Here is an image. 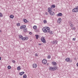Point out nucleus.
Returning <instances> with one entry per match:
<instances>
[{
	"instance_id": "obj_1",
	"label": "nucleus",
	"mask_w": 78,
	"mask_h": 78,
	"mask_svg": "<svg viewBox=\"0 0 78 78\" xmlns=\"http://www.w3.org/2000/svg\"><path fill=\"white\" fill-rule=\"evenodd\" d=\"M42 30L44 33H49L50 34H53V32L52 31H50V28L48 27H43L42 29Z\"/></svg>"
},
{
	"instance_id": "obj_2",
	"label": "nucleus",
	"mask_w": 78,
	"mask_h": 78,
	"mask_svg": "<svg viewBox=\"0 0 78 78\" xmlns=\"http://www.w3.org/2000/svg\"><path fill=\"white\" fill-rule=\"evenodd\" d=\"M50 70H51L52 71H55L56 69H57V67H56V66L55 67H50L48 68Z\"/></svg>"
},
{
	"instance_id": "obj_3",
	"label": "nucleus",
	"mask_w": 78,
	"mask_h": 78,
	"mask_svg": "<svg viewBox=\"0 0 78 78\" xmlns=\"http://www.w3.org/2000/svg\"><path fill=\"white\" fill-rule=\"evenodd\" d=\"M78 11L77 7H76V8H74L72 9V12H77Z\"/></svg>"
},
{
	"instance_id": "obj_4",
	"label": "nucleus",
	"mask_w": 78,
	"mask_h": 78,
	"mask_svg": "<svg viewBox=\"0 0 78 78\" xmlns=\"http://www.w3.org/2000/svg\"><path fill=\"white\" fill-rule=\"evenodd\" d=\"M41 42H43V43H46V41L45 40V38L43 37L41 38Z\"/></svg>"
},
{
	"instance_id": "obj_5",
	"label": "nucleus",
	"mask_w": 78,
	"mask_h": 78,
	"mask_svg": "<svg viewBox=\"0 0 78 78\" xmlns=\"http://www.w3.org/2000/svg\"><path fill=\"white\" fill-rule=\"evenodd\" d=\"M66 62H72V60L71 59L70 60V58H66Z\"/></svg>"
},
{
	"instance_id": "obj_6",
	"label": "nucleus",
	"mask_w": 78,
	"mask_h": 78,
	"mask_svg": "<svg viewBox=\"0 0 78 78\" xmlns=\"http://www.w3.org/2000/svg\"><path fill=\"white\" fill-rule=\"evenodd\" d=\"M51 42L53 44H58V41H57L56 40L51 41Z\"/></svg>"
},
{
	"instance_id": "obj_7",
	"label": "nucleus",
	"mask_w": 78,
	"mask_h": 78,
	"mask_svg": "<svg viewBox=\"0 0 78 78\" xmlns=\"http://www.w3.org/2000/svg\"><path fill=\"white\" fill-rule=\"evenodd\" d=\"M42 62L43 64H47V61L45 59H43Z\"/></svg>"
},
{
	"instance_id": "obj_8",
	"label": "nucleus",
	"mask_w": 78,
	"mask_h": 78,
	"mask_svg": "<svg viewBox=\"0 0 78 78\" xmlns=\"http://www.w3.org/2000/svg\"><path fill=\"white\" fill-rule=\"evenodd\" d=\"M26 28V25H23L21 26L20 29H25Z\"/></svg>"
},
{
	"instance_id": "obj_9",
	"label": "nucleus",
	"mask_w": 78,
	"mask_h": 78,
	"mask_svg": "<svg viewBox=\"0 0 78 78\" xmlns=\"http://www.w3.org/2000/svg\"><path fill=\"white\" fill-rule=\"evenodd\" d=\"M62 14L61 13H59L57 14V16L59 17V16H62Z\"/></svg>"
},
{
	"instance_id": "obj_10",
	"label": "nucleus",
	"mask_w": 78,
	"mask_h": 78,
	"mask_svg": "<svg viewBox=\"0 0 78 78\" xmlns=\"http://www.w3.org/2000/svg\"><path fill=\"white\" fill-rule=\"evenodd\" d=\"M69 25H70V27H73V25L72 23L71 22H69Z\"/></svg>"
},
{
	"instance_id": "obj_11",
	"label": "nucleus",
	"mask_w": 78,
	"mask_h": 78,
	"mask_svg": "<svg viewBox=\"0 0 78 78\" xmlns=\"http://www.w3.org/2000/svg\"><path fill=\"white\" fill-rule=\"evenodd\" d=\"M49 14L51 16H54L55 15V13L52 12L50 11V12H49Z\"/></svg>"
},
{
	"instance_id": "obj_12",
	"label": "nucleus",
	"mask_w": 78,
	"mask_h": 78,
	"mask_svg": "<svg viewBox=\"0 0 78 78\" xmlns=\"http://www.w3.org/2000/svg\"><path fill=\"white\" fill-rule=\"evenodd\" d=\"M37 64H33V68H36V67H37Z\"/></svg>"
},
{
	"instance_id": "obj_13",
	"label": "nucleus",
	"mask_w": 78,
	"mask_h": 78,
	"mask_svg": "<svg viewBox=\"0 0 78 78\" xmlns=\"http://www.w3.org/2000/svg\"><path fill=\"white\" fill-rule=\"evenodd\" d=\"M23 31L24 33H27L28 30H27V28H25L24 29H23Z\"/></svg>"
},
{
	"instance_id": "obj_14",
	"label": "nucleus",
	"mask_w": 78,
	"mask_h": 78,
	"mask_svg": "<svg viewBox=\"0 0 78 78\" xmlns=\"http://www.w3.org/2000/svg\"><path fill=\"white\" fill-rule=\"evenodd\" d=\"M24 73H25V72H20L19 73V74L20 75V76H22V75H23Z\"/></svg>"
},
{
	"instance_id": "obj_15",
	"label": "nucleus",
	"mask_w": 78,
	"mask_h": 78,
	"mask_svg": "<svg viewBox=\"0 0 78 78\" xmlns=\"http://www.w3.org/2000/svg\"><path fill=\"white\" fill-rule=\"evenodd\" d=\"M52 64L53 66H56V63L55 62H52Z\"/></svg>"
},
{
	"instance_id": "obj_16",
	"label": "nucleus",
	"mask_w": 78,
	"mask_h": 78,
	"mask_svg": "<svg viewBox=\"0 0 78 78\" xmlns=\"http://www.w3.org/2000/svg\"><path fill=\"white\" fill-rule=\"evenodd\" d=\"M52 7H53V8H55V7H56V6L55 5H52L51 6V8H52Z\"/></svg>"
},
{
	"instance_id": "obj_17",
	"label": "nucleus",
	"mask_w": 78,
	"mask_h": 78,
	"mask_svg": "<svg viewBox=\"0 0 78 78\" xmlns=\"http://www.w3.org/2000/svg\"><path fill=\"white\" fill-rule=\"evenodd\" d=\"M48 12H50V11H51V8H48Z\"/></svg>"
},
{
	"instance_id": "obj_18",
	"label": "nucleus",
	"mask_w": 78,
	"mask_h": 78,
	"mask_svg": "<svg viewBox=\"0 0 78 78\" xmlns=\"http://www.w3.org/2000/svg\"><path fill=\"white\" fill-rule=\"evenodd\" d=\"M33 28H34V30H36V29H37V26H34L33 27Z\"/></svg>"
},
{
	"instance_id": "obj_19",
	"label": "nucleus",
	"mask_w": 78,
	"mask_h": 78,
	"mask_svg": "<svg viewBox=\"0 0 78 78\" xmlns=\"http://www.w3.org/2000/svg\"><path fill=\"white\" fill-rule=\"evenodd\" d=\"M35 36L36 37V39H38L39 38V35H35Z\"/></svg>"
},
{
	"instance_id": "obj_20",
	"label": "nucleus",
	"mask_w": 78,
	"mask_h": 78,
	"mask_svg": "<svg viewBox=\"0 0 78 78\" xmlns=\"http://www.w3.org/2000/svg\"><path fill=\"white\" fill-rule=\"evenodd\" d=\"M23 37V36L21 35H20L19 36V39H22Z\"/></svg>"
},
{
	"instance_id": "obj_21",
	"label": "nucleus",
	"mask_w": 78,
	"mask_h": 78,
	"mask_svg": "<svg viewBox=\"0 0 78 78\" xmlns=\"http://www.w3.org/2000/svg\"><path fill=\"white\" fill-rule=\"evenodd\" d=\"M10 18H11V19H13L14 18V16L12 15H11L10 16Z\"/></svg>"
},
{
	"instance_id": "obj_22",
	"label": "nucleus",
	"mask_w": 78,
	"mask_h": 78,
	"mask_svg": "<svg viewBox=\"0 0 78 78\" xmlns=\"http://www.w3.org/2000/svg\"><path fill=\"white\" fill-rule=\"evenodd\" d=\"M17 69L18 70H20L21 68H20V67H18L17 68Z\"/></svg>"
},
{
	"instance_id": "obj_23",
	"label": "nucleus",
	"mask_w": 78,
	"mask_h": 78,
	"mask_svg": "<svg viewBox=\"0 0 78 78\" xmlns=\"http://www.w3.org/2000/svg\"><path fill=\"white\" fill-rule=\"evenodd\" d=\"M8 69H11V67L10 66H8Z\"/></svg>"
},
{
	"instance_id": "obj_24",
	"label": "nucleus",
	"mask_w": 78,
	"mask_h": 78,
	"mask_svg": "<svg viewBox=\"0 0 78 78\" xmlns=\"http://www.w3.org/2000/svg\"><path fill=\"white\" fill-rule=\"evenodd\" d=\"M51 58V56H50V55H49L48 56V59H50Z\"/></svg>"
},
{
	"instance_id": "obj_25",
	"label": "nucleus",
	"mask_w": 78,
	"mask_h": 78,
	"mask_svg": "<svg viewBox=\"0 0 78 78\" xmlns=\"http://www.w3.org/2000/svg\"><path fill=\"white\" fill-rule=\"evenodd\" d=\"M23 78H27V75H24L23 76Z\"/></svg>"
},
{
	"instance_id": "obj_26",
	"label": "nucleus",
	"mask_w": 78,
	"mask_h": 78,
	"mask_svg": "<svg viewBox=\"0 0 78 78\" xmlns=\"http://www.w3.org/2000/svg\"><path fill=\"white\" fill-rule=\"evenodd\" d=\"M24 38L25 39V40H27L28 39V38L27 37H24Z\"/></svg>"
},
{
	"instance_id": "obj_27",
	"label": "nucleus",
	"mask_w": 78,
	"mask_h": 78,
	"mask_svg": "<svg viewBox=\"0 0 78 78\" xmlns=\"http://www.w3.org/2000/svg\"><path fill=\"white\" fill-rule=\"evenodd\" d=\"M23 22L25 23H26V22H27V19H25L23 20Z\"/></svg>"
},
{
	"instance_id": "obj_28",
	"label": "nucleus",
	"mask_w": 78,
	"mask_h": 78,
	"mask_svg": "<svg viewBox=\"0 0 78 78\" xmlns=\"http://www.w3.org/2000/svg\"><path fill=\"white\" fill-rule=\"evenodd\" d=\"M58 21H59L60 22H61V18H59L58 19Z\"/></svg>"
},
{
	"instance_id": "obj_29",
	"label": "nucleus",
	"mask_w": 78,
	"mask_h": 78,
	"mask_svg": "<svg viewBox=\"0 0 78 78\" xmlns=\"http://www.w3.org/2000/svg\"><path fill=\"white\" fill-rule=\"evenodd\" d=\"M75 40H76V38H74L73 39V41H75Z\"/></svg>"
},
{
	"instance_id": "obj_30",
	"label": "nucleus",
	"mask_w": 78,
	"mask_h": 78,
	"mask_svg": "<svg viewBox=\"0 0 78 78\" xmlns=\"http://www.w3.org/2000/svg\"><path fill=\"white\" fill-rule=\"evenodd\" d=\"M20 23H18L17 24V26L18 27H19V26H20Z\"/></svg>"
},
{
	"instance_id": "obj_31",
	"label": "nucleus",
	"mask_w": 78,
	"mask_h": 78,
	"mask_svg": "<svg viewBox=\"0 0 78 78\" xmlns=\"http://www.w3.org/2000/svg\"><path fill=\"white\" fill-rule=\"evenodd\" d=\"M21 39H22V41H24V40H25V37H24L23 38L22 37Z\"/></svg>"
},
{
	"instance_id": "obj_32",
	"label": "nucleus",
	"mask_w": 78,
	"mask_h": 78,
	"mask_svg": "<svg viewBox=\"0 0 78 78\" xmlns=\"http://www.w3.org/2000/svg\"><path fill=\"white\" fill-rule=\"evenodd\" d=\"M44 23H47V21L45 20L44 21Z\"/></svg>"
},
{
	"instance_id": "obj_33",
	"label": "nucleus",
	"mask_w": 78,
	"mask_h": 78,
	"mask_svg": "<svg viewBox=\"0 0 78 78\" xmlns=\"http://www.w3.org/2000/svg\"><path fill=\"white\" fill-rule=\"evenodd\" d=\"M71 29L72 30H75V27H72Z\"/></svg>"
},
{
	"instance_id": "obj_34",
	"label": "nucleus",
	"mask_w": 78,
	"mask_h": 78,
	"mask_svg": "<svg viewBox=\"0 0 78 78\" xmlns=\"http://www.w3.org/2000/svg\"><path fill=\"white\" fill-rule=\"evenodd\" d=\"M2 14L0 12V17H2Z\"/></svg>"
},
{
	"instance_id": "obj_35",
	"label": "nucleus",
	"mask_w": 78,
	"mask_h": 78,
	"mask_svg": "<svg viewBox=\"0 0 78 78\" xmlns=\"http://www.w3.org/2000/svg\"><path fill=\"white\" fill-rule=\"evenodd\" d=\"M35 56H38V55L37 53H36L35 54Z\"/></svg>"
},
{
	"instance_id": "obj_36",
	"label": "nucleus",
	"mask_w": 78,
	"mask_h": 78,
	"mask_svg": "<svg viewBox=\"0 0 78 78\" xmlns=\"http://www.w3.org/2000/svg\"><path fill=\"white\" fill-rule=\"evenodd\" d=\"M37 32H39V29H37Z\"/></svg>"
},
{
	"instance_id": "obj_37",
	"label": "nucleus",
	"mask_w": 78,
	"mask_h": 78,
	"mask_svg": "<svg viewBox=\"0 0 78 78\" xmlns=\"http://www.w3.org/2000/svg\"><path fill=\"white\" fill-rule=\"evenodd\" d=\"M12 62L13 63H15V62H16V61H15L14 60H13L12 61Z\"/></svg>"
},
{
	"instance_id": "obj_38",
	"label": "nucleus",
	"mask_w": 78,
	"mask_h": 78,
	"mask_svg": "<svg viewBox=\"0 0 78 78\" xmlns=\"http://www.w3.org/2000/svg\"><path fill=\"white\" fill-rule=\"evenodd\" d=\"M45 14H46V15H48V12H46V13H45Z\"/></svg>"
},
{
	"instance_id": "obj_39",
	"label": "nucleus",
	"mask_w": 78,
	"mask_h": 78,
	"mask_svg": "<svg viewBox=\"0 0 78 78\" xmlns=\"http://www.w3.org/2000/svg\"><path fill=\"white\" fill-rule=\"evenodd\" d=\"M38 45H42V44H38Z\"/></svg>"
},
{
	"instance_id": "obj_40",
	"label": "nucleus",
	"mask_w": 78,
	"mask_h": 78,
	"mask_svg": "<svg viewBox=\"0 0 78 78\" xmlns=\"http://www.w3.org/2000/svg\"><path fill=\"white\" fill-rule=\"evenodd\" d=\"M76 66L77 67H78V63H77L76 64Z\"/></svg>"
},
{
	"instance_id": "obj_41",
	"label": "nucleus",
	"mask_w": 78,
	"mask_h": 78,
	"mask_svg": "<svg viewBox=\"0 0 78 78\" xmlns=\"http://www.w3.org/2000/svg\"><path fill=\"white\" fill-rule=\"evenodd\" d=\"M28 20H27L26 22V23H28Z\"/></svg>"
},
{
	"instance_id": "obj_42",
	"label": "nucleus",
	"mask_w": 78,
	"mask_h": 78,
	"mask_svg": "<svg viewBox=\"0 0 78 78\" xmlns=\"http://www.w3.org/2000/svg\"><path fill=\"white\" fill-rule=\"evenodd\" d=\"M29 34H32V33H31V32H30L29 33Z\"/></svg>"
},
{
	"instance_id": "obj_43",
	"label": "nucleus",
	"mask_w": 78,
	"mask_h": 78,
	"mask_svg": "<svg viewBox=\"0 0 78 78\" xmlns=\"http://www.w3.org/2000/svg\"><path fill=\"white\" fill-rule=\"evenodd\" d=\"M1 59H2V58L0 57V60H1Z\"/></svg>"
},
{
	"instance_id": "obj_44",
	"label": "nucleus",
	"mask_w": 78,
	"mask_h": 78,
	"mask_svg": "<svg viewBox=\"0 0 78 78\" xmlns=\"http://www.w3.org/2000/svg\"><path fill=\"white\" fill-rule=\"evenodd\" d=\"M2 32V30H0V33Z\"/></svg>"
},
{
	"instance_id": "obj_45",
	"label": "nucleus",
	"mask_w": 78,
	"mask_h": 78,
	"mask_svg": "<svg viewBox=\"0 0 78 78\" xmlns=\"http://www.w3.org/2000/svg\"><path fill=\"white\" fill-rule=\"evenodd\" d=\"M47 65H48V64H49V63H47Z\"/></svg>"
},
{
	"instance_id": "obj_46",
	"label": "nucleus",
	"mask_w": 78,
	"mask_h": 78,
	"mask_svg": "<svg viewBox=\"0 0 78 78\" xmlns=\"http://www.w3.org/2000/svg\"><path fill=\"white\" fill-rule=\"evenodd\" d=\"M77 9H78V6H77Z\"/></svg>"
}]
</instances>
